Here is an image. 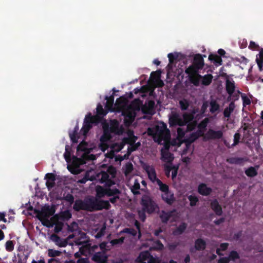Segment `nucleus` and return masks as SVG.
Masks as SVG:
<instances>
[{
    "label": "nucleus",
    "mask_w": 263,
    "mask_h": 263,
    "mask_svg": "<svg viewBox=\"0 0 263 263\" xmlns=\"http://www.w3.org/2000/svg\"><path fill=\"white\" fill-rule=\"evenodd\" d=\"M161 70H158L156 71H153L151 74V79L154 81L159 80L161 77Z\"/></svg>",
    "instance_id": "obj_50"
},
{
    "label": "nucleus",
    "mask_w": 263,
    "mask_h": 263,
    "mask_svg": "<svg viewBox=\"0 0 263 263\" xmlns=\"http://www.w3.org/2000/svg\"><path fill=\"white\" fill-rule=\"evenodd\" d=\"M241 135L239 133H236L234 135V142L232 144V146H235L237 145L239 142L240 139Z\"/></svg>",
    "instance_id": "obj_58"
},
{
    "label": "nucleus",
    "mask_w": 263,
    "mask_h": 263,
    "mask_svg": "<svg viewBox=\"0 0 263 263\" xmlns=\"http://www.w3.org/2000/svg\"><path fill=\"white\" fill-rule=\"evenodd\" d=\"M99 121L98 116H92L91 113H88L85 118L84 124L87 125H92L93 123H97Z\"/></svg>",
    "instance_id": "obj_19"
},
{
    "label": "nucleus",
    "mask_w": 263,
    "mask_h": 263,
    "mask_svg": "<svg viewBox=\"0 0 263 263\" xmlns=\"http://www.w3.org/2000/svg\"><path fill=\"white\" fill-rule=\"evenodd\" d=\"M203 135V131L198 130L191 133L189 136L185 137L183 140V142L185 143L186 146H189Z\"/></svg>",
    "instance_id": "obj_7"
},
{
    "label": "nucleus",
    "mask_w": 263,
    "mask_h": 263,
    "mask_svg": "<svg viewBox=\"0 0 263 263\" xmlns=\"http://www.w3.org/2000/svg\"><path fill=\"white\" fill-rule=\"evenodd\" d=\"M187 226V225L185 222H182L173 231V234L174 235H179L182 234L186 230Z\"/></svg>",
    "instance_id": "obj_30"
},
{
    "label": "nucleus",
    "mask_w": 263,
    "mask_h": 263,
    "mask_svg": "<svg viewBox=\"0 0 263 263\" xmlns=\"http://www.w3.org/2000/svg\"><path fill=\"white\" fill-rule=\"evenodd\" d=\"M121 233L129 234L133 236H136L137 234V232L132 228H125L122 231Z\"/></svg>",
    "instance_id": "obj_56"
},
{
    "label": "nucleus",
    "mask_w": 263,
    "mask_h": 263,
    "mask_svg": "<svg viewBox=\"0 0 263 263\" xmlns=\"http://www.w3.org/2000/svg\"><path fill=\"white\" fill-rule=\"evenodd\" d=\"M108 128L112 133L116 135H119L122 133V129L119 127V123L117 120L111 121L110 126L108 125Z\"/></svg>",
    "instance_id": "obj_16"
},
{
    "label": "nucleus",
    "mask_w": 263,
    "mask_h": 263,
    "mask_svg": "<svg viewBox=\"0 0 263 263\" xmlns=\"http://www.w3.org/2000/svg\"><path fill=\"white\" fill-rule=\"evenodd\" d=\"M194 119L193 114L184 113L182 115V120L184 122V125H186L188 123L193 120Z\"/></svg>",
    "instance_id": "obj_39"
},
{
    "label": "nucleus",
    "mask_w": 263,
    "mask_h": 263,
    "mask_svg": "<svg viewBox=\"0 0 263 263\" xmlns=\"http://www.w3.org/2000/svg\"><path fill=\"white\" fill-rule=\"evenodd\" d=\"M122 115L125 117V124L126 125H129L135 120L136 112L134 111L133 109L127 106L126 108L123 110Z\"/></svg>",
    "instance_id": "obj_5"
},
{
    "label": "nucleus",
    "mask_w": 263,
    "mask_h": 263,
    "mask_svg": "<svg viewBox=\"0 0 263 263\" xmlns=\"http://www.w3.org/2000/svg\"><path fill=\"white\" fill-rule=\"evenodd\" d=\"M92 128V125H87L83 123L81 132L84 135H86Z\"/></svg>",
    "instance_id": "obj_61"
},
{
    "label": "nucleus",
    "mask_w": 263,
    "mask_h": 263,
    "mask_svg": "<svg viewBox=\"0 0 263 263\" xmlns=\"http://www.w3.org/2000/svg\"><path fill=\"white\" fill-rule=\"evenodd\" d=\"M246 160V159L245 158L234 157L227 159V161L230 164L240 165Z\"/></svg>",
    "instance_id": "obj_27"
},
{
    "label": "nucleus",
    "mask_w": 263,
    "mask_h": 263,
    "mask_svg": "<svg viewBox=\"0 0 263 263\" xmlns=\"http://www.w3.org/2000/svg\"><path fill=\"white\" fill-rule=\"evenodd\" d=\"M211 209L214 211L215 214L218 216H221L223 213L221 206L219 204L217 199H214L211 201L210 203Z\"/></svg>",
    "instance_id": "obj_12"
},
{
    "label": "nucleus",
    "mask_w": 263,
    "mask_h": 263,
    "mask_svg": "<svg viewBox=\"0 0 263 263\" xmlns=\"http://www.w3.org/2000/svg\"><path fill=\"white\" fill-rule=\"evenodd\" d=\"M124 239L125 238L124 237H121L118 239H114L111 240L110 241V243L112 246H115L118 245H121L123 243Z\"/></svg>",
    "instance_id": "obj_55"
},
{
    "label": "nucleus",
    "mask_w": 263,
    "mask_h": 263,
    "mask_svg": "<svg viewBox=\"0 0 263 263\" xmlns=\"http://www.w3.org/2000/svg\"><path fill=\"white\" fill-rule=\"evenodd\" d=\"M105 100H106L105 104L106 109L108 110L112 111V106L114 103V93L110 97L106 96Z\"/></svg>",
    "instance_id": "obj_29"
},
{
    "label": "nucleus",
    "mask_w": 263,
    "mask_h": 263,
    "mask_svg": "<svg viewBox=\"0 0 263 263\" xmlns=\"http://www.w3.org/2000/svg\"><path fill=\"white\" fill-rule=\"evenodd\" d=\"M213 78V77L211 74H207L202 76L201 84L204 86L209 85L212 82Z\"/></svg>",
    "instance_id": "obj_35"
},
{
    "label": "nucleus",
    "mask_w": 263,
    "mask_h": 263,
    "mask_svg": "<svg viewBox=\"0 0 263 263\" xmlns=\"http://www.w3.org/2000/svg\"><path fill=\"white\" fill-rule=\"evenodd\" d=\"M147 263H160V260L159 258H155L151 255L149 258Z\"/></svg>",
    "instance_id": "obj_64"
},
{
    "label": "nucleus",
    "mask_w": 263,
    "mask_h": 263,
    "mask_svg": "<svg viewBox=\"0 0 263 263\" xmlns=\"http://www.w3.org/2000/svg\"><path fill=\"white\" fill-rule=\"evenodd\" d=\"M246 175L249 177H254L257 175V170L253 166H250L245 171Z\"/></svg>",
    "instance_id": "obj_37"
},
{
    "label": "nucleus",
    "mask_w": 263,
    "mask_h": 263,
    "mask_svg": "<svg viewBox=\"0 0 263 263\" xmlns=\"http://www.w3.org/2000/svg\"><path fill=\"white\" fill-rule=\"evenodd\" d=\"M100 178H99L100 181L101 183H105L106 186L110 187L115 184L114 181L109 178V175L108 173L102 171L100 174Z\"/></svg>",
    "instance_id": "obj_10"
},
{
    "label": "nucleus",
    "mask_w": 263,
    "mask_h": 263,
    "mask_svg": "<svg viewBox=\"0 0 263 263\" xmlns=\"http://www.w3.org/2000/svg\"><path fill=\"white\" fill-rule=\"evenodd\" d=\"M235 103L231 102L228 107H226L223 111V116L226 118H229L231 113L234 111L235 108Z\"/></svg>",
    "instance_id": "obj_33"
},
{
    "label": "nucleus",
    "mask_w": 263,
    "mask_h": 263,
    "mask_svg": "<svg viewBox=\"0 0 263 263\" xmlns=\"http://www.w3.org/2000/svg\"><path fill=\"white\" fill-rule=\"evenodd\" d=\"M226 89L227 93L231 96L234 92L235 89L234 82L227 80L226 82Z\"/></svg>",
    "instance_id": "obj_25"
},
{
    "label": "nucleus",
    "mask_w": 263,
    "mask_h": 263,
    "mask_svg": "<svg viewBox=\"0 0 263 263\" xmlns=\"http://www.w3.org/2000/svg\"><path fill=\"white\" fill-rule=\"evenodd\" d=\"M161 197L163 200L169 205H172L175 201L173 194L171 193L169 191L163 192Z\"/></svg>",
    "instance_id": "obj_18"
},
{
    "label": "nucleus",
    "mask_w": 263,
    "mask_h": 263,
    "mask_svg": "<svg viewBox=\"0 0 263 263\" xmlns=\"http://www.w3.org/2000/svg\"><path fill=\"white\" fill-rule=\"evenodd\" d=\"M223 136V132L220 130H214L209 129L204 136V139L207 140H219Z\"/></svg>",
    "instance_id": "obj_6"
},
{
    "label": "nucleus",
    "mask_w": 263,
    "mask_h": 263,
    "mask_svg": "<svg viewBox=\"0 0 263 263\" xmlns=\"http://www.w3.org/2000/svg\"><path fill=\"white\" fill-rule=\"evenodd\" d=\"M97 116H102L104 117L105 116L108 112L107 110H105L103 109V106L100 104H99L97 105Z\"/></svg>",
    "instance_id": "obj_45"
},
{
    "label": "nucleus",
    "mask_w": 263,
    "mask_h": 263,
    "mask_svg": "<svg viewBox=\"0 0 263 263\" xmlns=\"http://www.w3.org/2000/svg\"><path fill=\"white\" fill-rule=\"evenodd\" d=\"M141 103V102L139 99H135L128 106L136 112V111L140 110Z\"/></svg>",
    "instance_id": "obj_34"
},
{
    "label": "nucleus",
    "mask_w": 263,
    "mask_h": 263,
    "mask_svg": "<svg viewBox=\"0 0 263 263\" xmlns=\"http://www.w3.org/2000/svg\"><path fill=\"white\" fill-rule=\"evenodd\" d=\"M256 62L259 70L262 71L263 70V48H261L259 53L256 55Z\"/></svg>",
    "instance_id": "obj_26"
},
{
    "label": "nucleus",
    "mask_w": 263,
    "mask_h": 263,
    "mask_svg": "<svg viewBox=\"0 0 263 263\" xmlns=\"http://www.w3.org/2000/svg\"><path fill=\"white\" fill-rule=\"evenodd\" d=\"M176 212V210L170 211L168 212H165V211H162L159 216L161 222L163 223H167L170 219L173 216V213Z\"/></svg>",
    "instance_id": "obj_14"
},
{
    "label": "nucleus",
    "mask_w": 263,
    "mask_h": 263,
    "mask_svg": "<svg viewBox=\"0 0 263 263\" xmlns=\"http://www.w3.org/2000/svg\"><path fill=\"white\" fill-rule=\"evenodd\" d=\"M168 121L171 127L184 126V122L182 118L177 112H172L169 117Z\"/></svg>",
    "instance_id": "obj_4"
},
{
    "label": "nucleus",
    "mask_w": 263,
    "mask_h": 263,
    "mask_svg": "<svg viewBox=\"0 0 263 263\" xmlns=\"http://www.w3.org/2000/svg\"><path fill=\"white\" fill-rule=\"evenodd\" d=\"M188 199L190 201V205L191 206H195L199 201L198 198L195 195H190L188 196Z\"/></svg>",
    "instance_id": "obj_49"
},
{
    "label": "nucleus",
    "mask_w": 263,
    "mask_h": 263,
    "mask_svg": "<svg viewBox=\"0 0 263 263\" xmlns=\"http://www.w3.org/2000/svg\"><path fill=\"white\" fill-rule=\"evenodd\" d=\"M210 111L212 114H213L219 110L220 106L215 100H212L210 103Z\"/></svg>",
    "instance_id": "obj_38"
},
{
    "label": "nucleus",
    "mask_w": 263,
    "mask_h": 263,
    "mask_svg": "<svg viewBox=\"0 0 263 263\" xmlns=\"http://www.w3.org/2000/svg\"><path fill=\"white\" fill-rule=\"evenodd\" d=\"M228 258H230V260L235 261L237 259L240 258L239 255L236 251H232L229 254Z\"/></svg>",
    "instance_id": "obj_54"
},
{
    "label": "nucleus",
    "mask_w": 263,
    "mask_h": 263,
    "mask_svg": "<svg viewBox=\"0 0 263 263\" xmlns=\"http://www.w3.org/2000/svg\"><path fill=\"white\" fill-rule=\"evenodd\" d=\"M151 254L148 251H144L140 253L136 259V261L140 263L145 262L144 261L149 259Z\"/></svg>",
    "instance_id": "obj_23"
},
{
    "label": "nucleus",
    "mask_w": 263,
    "mask_h": 263,
    "mask_svg": "<svg viewBox=\"0 0 263 263\" xmlns=\"http://www.w3.org/2000/svg\"><path fill=\"white\" fill-rule=\"evenodd\" d=\"M167 57L169 61L168 67H170L171 65L174 63L175 61L177 59L178 55L177 53L173 54L172 53H170L168 54Z\"/></svg>",
    "instance_id": "obj_48"
},
{
    "label": "nucleus",
    "mask_w": 263,
    "mask_h": 263,
    "mask_svg": "<svg viewBox=\"0 0 263 263\" xmlns=\"http://www.w3.org/2000/svg\"><path fill=\"white\" fill-rule=\"evenodd\" d=\"M200 70L197 66L193 63L191 65L189 66L185 70V72L188 74L189 76L198 73L199 70Z\"/></svg>",
    "instance_id": "obj_32"
},
{
    "label": "nucleus",
    "mask_w": 263,
    "mask_h": 263,
    "mask_svg": "<svg viewBox=\"0 0 263 263\" xmlns=\"http://www.w3.org/2000/svg\"><path fill=\"white\" fill-rule=\"evenodd\" d=\"M107 189H104L102 186H98L97 188L96 191L98 196L99 197H102L104 195H106Z\"/></svg>",
    "instance_id": "obj_52"
},
{
    "label": "nucleus",
    "mask_w": 263,
    "mask_h": 263,
    "mask_svg": "<svg viewBox=\"0 0 263 263\" xmlns=\"http://www.w3.org/2000/svg\"><path fill=\"white\" fill-rule=\"evenodd\" d=\"M111 205L107 200H99L89 198L82 200L77 199L74 201L73 209L75 211L79 212L84 210L89 212L100 211L103 209L109 210Z\"/></svg>",
    "instance_id": "obj_1"
},
{
    "label": "nucleus",
    "mask_w": 263,
    "mask_h": 263,
    "mask_svg": "<svg viewBox=\"0 0 263 263\" xmlns=\"http://www.w3.org/2000/svg\"><path fill=\"white\" fill-rule=\"evenodd\" d=\"M71 217V214L69 211L67 210L62 212L59 216L58 215H54L52 219L54 220L56 219V220L60 219L63 221H66L69 220Z\"/></svg>",
    "instance_id": "obj_24"
},
{
    "label": "nucleus",
    "mask_w": 263,
    "mask_h": 263,
    "mask_svg": "<svg viewBox=\"0 0 263 263\" xmlns=\"http://www.w3.org/2000/svg\"><path fill=\"white\" fill-rule=\"evenodd\" d=\"M148 133L153 136L155 141L161 144L162 141H167L170 139V131L164 123L161 122L154 128H148Z\"/></svg>",
    "instance_id": "obj_3"
},
{
    "label": "nucleus",
    "mask_w": 263,
    "mask_h": 263,
    "mask_svg": "<svg viewBox=\"0 0 263 263\" xmlns=\"http://www.w3.org/2000/svg\"><path fill=\"white\" fill-rule=\"evenodd\" d=\"M156 183L159 186L160 190L163 193L169 191L168 186L166 184L163 183L160 179H158Z\"/></svg>",
    "instance_id": "obj_44"
},
{
    "label": "nucleus",
    "mask_w": 263,
    "mask_h": 263,
    "mask_svg": "<svg viewBox=\"0 0 263 263\" xmlns=\"http://www.w3.org/2000/svg\"><path fill=\"white\" fill-rule=\"evenodd\" d=\"M165 149L162 148L161 151V154L162 159L163 160H169L171 159L172 154L169 152V146L167 145H164Z\"/></svg>",
    "instance_id": "obj_28"
},
{
    "label": "nucleus",
    "mask_w": 263,
    "mask_h": 263,
    "mask_svg": "<svg viewBox=\"0 0 263 263\" xmlns=\"http://www.w3.org/2000/svg\"><path fill=\"white\" fill-rule=\"evenodd\" d=\"M179 104L180 108L181 110L182 111L187 110L190 106V103H189V102L188 101V100H187L186 99H184L183 100H180L179 101Z\"/></svg>",
    "instance_id": "obj_43"
},
{
    "label": "nucleus",
    "mask_w": 263,
    "mask_h": 263,
    "mask_svg": "<svg viewBox=\"0 0 263 263\" xmlns=\"http://www.w3.org/2000/svg\"><path fill=\"white\" fill-rule=\"evenodd\" d=\"M134 169L133 165V164L128 162L126 163L125 165V169H124V174L125 175H127L129 174L132 172L133 171Z\"/></svg>",
    "instance_id": "obj_51"
},
{
    "label": "nucleus",
    "mask_w": 263,
    "mask_h": 263,
    "mask_svg": "<svg viewBox=\"0 0 263 263\" xmlns=\"http://www.w3.org/2000/svg\"><path fill=\"white\" fill-rule=\"evenodd\" d=\"M193 64L199 69H202L204 66V60L201 54H196L194 57Z\"/></svg>",
    "instance_id": "obj_17"
},
{
    "label": "nucleus",
    "mask_w": 263,
    "mask_h": 263,
    "mask_svg": "<svg viewBox=\"0 0 263 263\" xmlns=\"http://www.w3.org/2000/svg\"><path fill=\"white\" fill-rule=\"evenodd\" d=\"M6 250L7 251H12L14 249V244L12 240H8L6 243Z\"/></svg>",
    "instance_id": "obj_62"
},
{
    "label": "nucleus",
    "mask_w": 263,
    "mask_h": 263,
    "mask_svg": "<svg viewBox=\"0 0 263 263\" xmlns=\"http://www.w3.org/2000/svg\"><path fill=\"white\" fill-rule=\"evenodd\" d=\"M61 254V252L59 251L53 250V249H49L48 250V255L49 256L54 257L56 256H60Z\"/></svg>",
    "instance_id": "obj_57"
},
{
    "label": "nucleus",
    "mask_w": 263,
    "mask_h": 263,
    "mask_svg": "<svg viewBox=\"0 0 263 263\" xmlns=\"http://www.w3.org/2000/svg\"><path fill=\"white\" fill-rule=\"evenodd\" d=\"M202 76L199 73L189 76V80L191 83L196 86H198L199 85L200 80Z\"/></svg>",
    "instance_id": "obj_31"
},
{
    "label": "nucleus",
    "mask_w": 263,
    "mask_h": 263,
    "mask_svg": "<svg viewBox=\"0 0 263 263\" xmlns=\"http://www.w3.org/2000/svg\"><path fill=\"white\" fill-rule=\"evenodd\" d=\"M149 241H153L152 246L150 247V250L161 251L164 249V246L159 240H155L154 238H151Z\"/></svg>",
    "instance_id": "obj_21"
},
{
    "label": "nucleus",
    "mask_w": 263,
    "mask_h": 263,
    "mask_svg": "<svg viewBox=\"0 0 263 263\" xmlns=\"http://www.w3.org/2000/svg\"><path fill=\"white\" fill-rule=\"evenodd\" d=\"M63 199L70 204L74 202V197L71 194L68 193L66 196H64Z\"/></svg>",
    "instance_id": "obj_59"
},
{
    "label": "nucleus",
    "mask_w": 263,
    "mask_h": 263,
    "mask_svg": "<svg viewBox=\"0 0 263 263\" xmlns=\"http://www.w3.org/2000/svg\"><path fill=\"white\" fill-rule=\"evenodd\" d=\"M112 133L108 128V124H104L103 126V134L100 137V141L105 143L109 141L112 138L111 134Z\"/></svg>",
    "instance_id": "obj_9"
},
{
    "label": "nucleus",
    "mask_w": 263,
    "mask_h": 263,
    "mask_svg": "<svg viewBox=\"0 0 263 263\" xmlns=\"http://www.w3.org/2000/svg\"><path fill=\"white\" fill-rule=\"evenodd\" d=\"M106 172L108 173V174L111 176V178H114L116 177L117 171L114 166L110 165L108 167L107 172Z\"/></svg>",
    "instance_id": "obj_53"
},
{
    "label": "nucleus",
    "mask_w": 263,
    "mask_h": 263,
    "mask_svg": "<svg viewBox=\"0 0 263 263\" xmlns=\"http://www.w3.org/2000/svg\"><path fill=\"white\" fill-rule=\"evenodd\" d=\"M140 185L138 181L136 180L133 186H132L131 190L134 195H138L140 194L139 190L140 189Z\"/></svg>",
    "instance_id": "obj_47"
},
{
    "label": "nucleus",
    "mask_w": 263,
    "mask_h": 263,
    "mask_svg": "<svg viewBox=\"0 0 263 263\" xmlns=\"http://www.w3.org/2000/svg\"><path fill=\"white\" fill-rule=\"evenodd\" d=\"M210 122V119L208 118H205L202 120L198 124V127L199 130H205L208 123Z\"/></svg>",
    "instance_id": "obj_41"
},
{
    "label": "nucleus",
    "mask_w": 263,
    "mask_h": 263,
    "mask_svg": "<svg viewBox=\"0 0 263 263\" xmlns=\"http://www.w3.org/2000/svg\"><path fill=\"white\" fill-rule=\"evenodd\" d=\"M155 103L153 101L148 102V106H144L142 107V111L145 114H150L154 108Z\"/></svg>",
    "instance_id": "obj_36"
},
{
    "label": "nucleus",
    "mask_w": 263,
    "mask_h": 263,
    "mask_svg": "<svg viewBox=\"0 0 263 263\" xmlns=\"http://www.w3.org/2000/svg\"><path fill=\"white\" fill-rule=\"evenodd\" d=\"M206 243L202 238H198L195 241L194 247L196 251H203L205 249Z\"/></svg>",
    "instance_id": "obj_20"
},
{
    "label": "nucleus",
    "mask_w": 263,
    "mask_h": 263,
    "mask_svg": "<svg viewBox=\"0 0 263 263\" xmlns=\"http://www.w3.org/2000/svg\"><path fill=\"white\" fill-rule=\"evenodd\" d=\"M140 204L141 209L138 211V215L140 220L142 222H144L146 220V213L152 214L159 209L157 203L153 198L147 194H144L142 196Z\"/></svg>",
    "instance_id": "obj_2"
},
{
    "label": "nucleus",
    "mask_w": 263,
    "mask_h": 263,
    "mask_svg": "<svg viewBox=\"0 0 263 263\" xmlns=\"http://www.w3.org/2000/svg\"><path fill=\"white\" fill-rule=\"evenodd\" d=\"M92 260L97 263H102L107 260V256L105 251L96 252L92 257Z\"/></svg>",
    "instance_id": "obj_11"
},
{
    "label": "nucleus",
    "mask_w": 263,
    "mask_h": 263,
    "mask_svg": "<svg viewBox=\"0 0 263 263\" xmlns=\"http://www.w3.org/2000/svg\"><path fill=\"white\" fill-rule=\"evenodd\" d=\"M78 224L76 222H72L69 225H67V230L68 232H72L78 228Z\"/></svg>",
    "instance_id": "obj_60"
},
{
    "label": "nucleus",
    "mask_w": 263,
    "mask_h": 263,
    "mask_svg": "<svg viewBox=\"0 0 263 263\" xmlns=\"http://www.w3.org/2000/svg\"><path fill=\"white\" fill-rule=\"evenodd\" d=\"M69 137H70L71 141L73 143H77L78 142V134L72 132V133H69Z\"/></svg>",
    "instance_id": "obj_63"
},
{
    "label": "nucleus",
    "mask_w": 263,
    "mask_h": 263,
    "mask_svg": "<svg viewBox=\"0 0 263 263\" xmlns=\"http://www.w3.org/2000/svg\"><path fill=\"white\" fill-rule=\"evenodd\" d=\"M177 139L180 141V143L183 142V140L184 138L185 131L181 127H178L177 129Z\"/></svg>",
    "instance_id": "obj_46"
},
{
    "label": "nucleus",
    "mask_w": 263,
    "mask_h": 263,
    "mask_svg": "<svg viewBox=\"0 0 263 263\" xmlns=\"http://www.w3.org/2000/svg\"><path fill=\"white\" fill-rule=\"evenodd\" d=\"M198 192L202 196H208L211 194L212 190L211 187H208L206 184L201 183L198 185Z\"/></svg>",
    "instance_id": "obj_15"
},
{
    "label": "nucleus",
    "mask_w": 263,
    "mask_h": 263,
    "mask_svg": "<svg viewBox=\"0 0 263 263\" xmlns=\"http://www.w3.org/2000/svg\"><path fill=\"white\" fill-rule=\"evenodd\" d=\"M106 192H107L106 195L107 196H116V195H118L119 194H120L121 193V191L117 188H115V189L107 188Z\"/></svg>",
    "instance_id": "obj_42"
},
{
    "label": "nucleus",
    "mask_w": 263,
    "mask_h": 263,
    "mask_svg": "<svg viewBox=\"0 0 263 263\" xmlns=\"http://www.w3.org/2000/svg\"><path fill=\"white\" fill-rule=\"evenodd\" d=\"M43 223L44 226H46L49 228L53 227V223L51 224V222L48 220H47L45 222H43ZM54 224L55 225L54 229V232L56 233H58L60 232H61L64 226L63 222L59 221H58V220H57V221L55 222L54 223Z\"/></svg>",
    "instance_id": "obj_13"
},
{
    "label": "nucleus",
    "mask_w": 263,
    "mask_h": 263,
    "mask_svg": "<svg viewBox=\"0 0 263 263\" xmlns=\"http://www.w3.org/2000/svg\"><path fill=\"white\" fill-rule=\"evenodd\" d=\"M143 167L147 173L149 179L153 183L156 182L159 179L157 177L156 172L154 166L145 164Z\"/></svg>",
    "instance_id": "obj_8"
},
{
    "label": "nucleus",
    "mask_w": 263,
    "mask_h": 263,
    "mask_svg": "<svg viewBox=\"0 0 263 263\" xmlns=\"http://www.w3.org/2000/svg\"><path fill=\"white\" fill-rule=\"evenodd\" d=\"M209 60L217 66L221 65L222 64L221 57L216 54H210L209 55Z\"/></svg>",
    "instance_id": "obj_22"
},
{
    "label": "nucleus",
    "mask_w": 263,
    "mask_h": 263,
    "mask_svg": "<svg viewBox=\"0 0 263 263\" xmlns=\"http://www.w3.org/2000/svg\"><path fill=\"white\" fill-rule=\"evenodd\" d=\"M45 178L47 180V183H49V181H51V187H53L55 184V176L53 173H47L46 174Z\"/></svg>",
    "instance_id": "obj_40"
}]
</instances>
